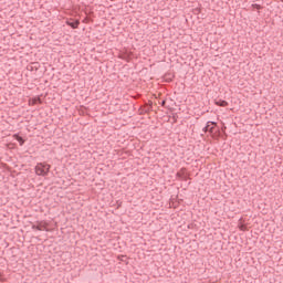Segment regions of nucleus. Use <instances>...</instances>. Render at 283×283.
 Wrapping results in <instances>:
<instances>
[{"label":"nucleus","mask_w":283,"mask_h":283,"mask_svg":"<svg viewBox=\"0 0 283 283\" xmlns=\"http://www.w3.org/2000/svg\"><path fill=\"white\" fill-rule=\"evenodd\" d=\"M50 165L49 164H45V163H39L36 164L35 166V174L36 176H48V174H50Z\"/></svg>","instance_id":"1"},{"label":"nucleus","mask_w":283,"mask_h":283,"mask_svg":"<svg viewBox=\"0 0 283 283\" xmlns=\"http://www.w3.org/2000/svg\"><path fill=\"white\" fill-rule=\"evenodd\" d=\"M66 23H67V25H70L73 30H76V28H78V24H80L81 22H78V20H75V21L70 20V21H67Z\"/></svg>","instance_id":"2"},{"label":"nucleus","mask_w":283,"mask_h":283,"mask_svg":"<svg viewBox=\"0 0 283 283\" xmlns=\"http://www.w3.org/2000/svg\"><path fill=\"white\" fill-rule=\"evenodd\" d=\"M151 112V105H146L140 108V114H149Z\"/></svg>","instance_id":"3"},{"label":"nucleus","mask_w":283,"mask_h":283,"mask_svg":"<svg viewBox=\"0 0 283 283\" xmlns=\"http://www.w3.org/2000/svg\"><path fill=\"white\" fill-rule=\"evenodd\" d=\"M13 137L18 140L19 145L21 147H23V145L25 144V139H23V137L19 136V135H13Z\"/></svg>","instance_id":"4"},{"label":"nucleus","mask_w":283,"mask_h":283,"mask_svg":"<svg viewBox=\"0 0 283 283\" xmlns=\"http://www.w3.org/2000/svg\"><path fill=\"white\" fill-rule=\"evenodd\" d=\"M216 105H219V107H227V105H229V102L224 99H219L216 102Z\"/></svg>","instance_id":"5"},{"label":"nucleus","mask_w":283,"mask_h":283,"mask_svg":"<svg viewBox=\"0 0 283 283\" xmlns=\"http://www.w3.org/2000/svg\"><path fill=\"white\" fill-rule=\"evenodd\" d=\"M209 125H217L216 122H208L207 125L202 128V133L207 134L209 132Z\"/></svg>","instance_id":"6"},{"label":"nucleus","mask_w":283,"mask_h":283,"mask_svg":"<svg viewBox=\"0 0 283 283\" xmlns=\"http://www.w3.org/2000/svg\"><path fill=\"white\" fill-rule=\"evenodd\" d=\"M32 229H35L36 231H43V227L41 226H32Z\"/></svg>","instance_id":"7"},{"label":"nucleus","mask_w":283,"mask_h":283,"mask_svg":"<svg viewBox=\"0 0 283 283\" xmlns=\"http://www.w3.org/2000/svg\"><path fill=\"white\" fill-rule=\"evenodd\" d=\"M213 126H214V125L211 126V124H209V127H208L209 134H213V129H214Z\"/></svg>","instance_id":"8"},{"label":"nucleus","mask_w":283,"mask_h":283,"mask_svg":"<svg viewBox=\"0 0 283 283\" xmlns=\"http://www.w3.org/2000/svg\"><path fill=\"white\" fill-rule=\"evenodd\" d=\"M252 8H255L256 10H262V6L258 3L252 4Z\"/></svg>","instance_id":"9"},{"label":"nucleus","mask_w":283,"mask_h":283,"mask_svg":"<svg viewBox=\"0 0 283 283\" xmlns=\"http://www.w3.org/2000/svg\"><path fill=\"white\" fill-rule=\"evenodd\" d=\"M166 103V101H161V107H165Z\"/></svg>","instance_id":"10"},{"label":"nucleus","mask_w":283,"mask_h":283,"mask_svg":"<svg viewBox=\"0 0 283 283\" xmlns=\"http://www.w3.org/2000/svg\"><path fill=\"white\" fill-rule=\"evenodd\" d=\"M177 176L180 178V172H178Z\"/></svg>","instance_id":"11"},{"label":"nucleus","mask_w":283,"mask_h":283,"mask_svg":"<svg viewBox=\"0 0 283 283\" xmlns=\"http://www.w3.org/2000/svg\"><path fill=\"white\" fill-rule=\"evenodd\" d=\"M39 103H41V98H38Z\"/></svg>","instance_id":"12"}]
</instances>
